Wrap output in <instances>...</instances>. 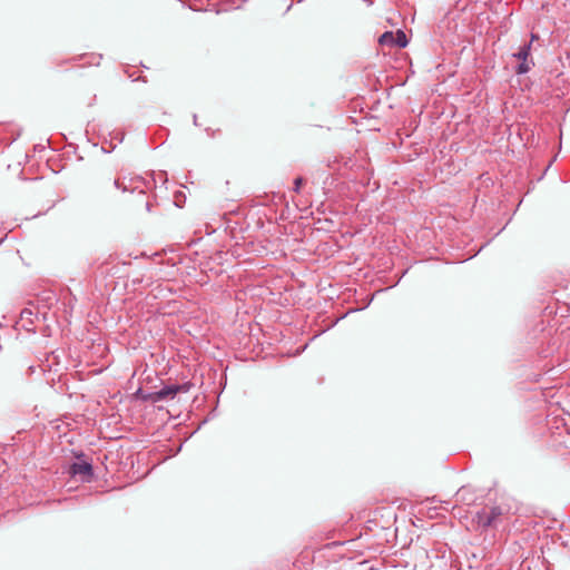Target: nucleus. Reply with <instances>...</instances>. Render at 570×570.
<instances>
[{
	"label": "nucleus",
	"instance_id": "6e6552de",
	"mask_svg": "<svg viewBox=\"0 0 570 570\" xmlns=\"http://www.w3.org/2000/svg\"><path fill=\"white\" fill-rule=\"evenodd\" d=\"M301 185H302V178H296L294 181V190L299 191Z\"/></svg>",
	"mask_w": 570,
	"mask_h": 570
},
{
	"label": "nucleus",
	"instance_id": "1a4fd4ad",
	"mask_svg": "<svg viewBox=\"0 0 570 570\" xmlns=\"http://www.w3.org/2000/svg\"><path fill=\"white\" fill-rule=\"evenodd\" d=\"M535 39H537V36L532 33L531 40H535Z\"/></svg>",
	"mask_w": 570,
	"mask_h": 570
},
{
	"label": "nucleus",
	"instance_id": "39448f33",
	"mask_svg": "<svg viewBox=\"0 0 570 570\" xmlns=\"http://www.w3.org/2000/svg\"><path fill=\"white\" fill-rule=\"evenodd\" d=\"M530 51H531V42L521 47L520 50L513 55V57L521 61H523V60L525 61V60H528V58L530 56Z\"/></svg>",
	"mask_w": 570,
	"mask_h": 570
},
{
	"label": "nucleus",
	"instance_id": "f03ea898",
	"mask_svg": "<svg viewBox=\"0 0 570 570\" xmlns=\"http://www.w3.org/2000/svg\"><path fill=\"white\" fill-rule=\"evenodd\" d=\"M379 42L381 45H387V46H396L399 48H405L407 46V38L406 35L402 30H397L395 33L392 31L384 32L380 39Z\"/></svg>",
	"mask_w": 570,
	"mask_h": 570
},
{
	"label": "nucleus",
	"instance_id": "0eeeda50",
	"mask_svg": "<svg viewBox=\"0 0 570 570\" xmlns=\"http://www.w3.org/2000/svg\"><path fill=\"white\" fill-rule=\"evenodd\" d=\"M114 184H115V187H116V188L121 189L122 191H126V190H127V187H126V186H124V185L120 183V180H119V179H116Z\"/></svg>",
	"mask_w": 570,
	"mask_h": 570
},
{
	"label": "nucleus",
	"instance_id": "20e7f679",
	"mask_svg": "<svg viewBox=\"0 0 570 570\" xmlns=\"http://www.w3.org/2000/svg\"><path fill=\"white\" fill-rule=\"evenodd\" d=\"M70 473L75 476L79 475L83 480H88L92 475V466L86 461L75 462L70 468Z\"/></svg>",
	"mask_w": 570,
	"mask_h": 570
},
{
	"label": "nucleus",
	"instance_id": "7ed1b4c3",
	"mask_svg": "<svg viewBox=\"0 0 570 570\" xmlns=\"http://www.w3.org/2000/svg\"><path fill=\"white\" fill-rule=\"evenodd\" d=\"M180 391H187V389L181 385L164 386L161 390L153 394V401L157 402L166 399H173Z\"/></svg>",
	"mask_w": 570,
	"mask_h": 570
},
{
	"label": "nucleus",
	"instance_id": "f257e3e1",
	"mask_svg": "<svg viewBox=\"0 0 570 570\" xmlns=\"http://www.w3.org/2000/svg\"><path fill=\"white\" fill-rule=\"evenodd\" d=\"M502 514V511L499 507L484 508L479 511L475 515L476 522L480 527L487 528L497 521V519Z\"/></svg>",
	"mask_w": 570,
	"mask_h": 570
},
{
	"label": "nucleus",
	"instance_id": "423d86ee",
	"mask_svg": "<svg viewBox=\"0 0 570 570\" xmlns=\"http://www.w3.org/2000/svg\"><path fill=\"white\" fill-rule=\"evenodd\" d=\"M531 65H533L532 62H529L528 60H523L521 61V63L518 66L517 68V72L519 75H523V73H527L528 71H530L531 69Z\"/></svg>",
	"mask_w": 570,
	"mask_h": 570
}]
</instances>
